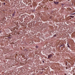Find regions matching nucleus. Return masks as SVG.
I'll use <instances>...</instances> for the list:
<instances>
[{
    "label": "nucleus",
    "mask_w": 75,
    "mask_h": 75,
    "mask_svg": "<svg viewBox=\"0 0 75 75\" xmlns=\"http://www.w3.org/2000/svg\"><path fill=\"white\" fill-rule=\"evenodd\" d=\"M50 18H51V17H50Z\"/></svg>",
    "instance_id": "18"
},
{
    "label": "nucleus",
    "mask_w": 75,
    "mask_h": 75,
    "mask_svg": "<svg viewBox=\"0 0 75 75\" xmlns=\"http://www.w3.org/2000/svg\"><path fill=\"white\" fill-rule=\"evenodd\" d=\"M1 32L0 31V33H1Z\"/></svg>",
    "instance_id": "20"
},
{
    "label": "nucleus",
    "mask_w": 75,
    "mask_h": 75,
    "mask_svg": "<svg viewBox=\"0 0 75 75\" xmlns=\"http://www.w3.org/2000/svg\"><path fill=\"white\" fill-rule=\"evenodd\" d=\"M4 5H6V3H5V2L4 3Z\"/></svg>",
    "instance_id": "7"
},
{
    "label": "nucleus",
    "mask_w": 75,
    "mask_h": 75,
    "mask_svg": "<svg viewBox=\"0 0 75 75\" xmlns=\"http://www.w3.org/2000/svg\"><path fill=\"white\" fill-rule=\"evenodd\" d=\"M68 1H69V0H68Z\"/></svg>",
    "instance_id": "17"
},
{
    "label": "nucleus",
    "mask_w": 75,
    "mask_h": 75,
    "mask_svg": "<svg viewBox=\"0 0 75 75\" xmlns=\"http://www.w3.org/2000/svg\"><path fill=\"white\" fill-rule=\"evenodd\" d=\"M62 45H61V46H60V47H62Z\"/></svg>",
    "instance_id": "11"
},
{
    "label": "nucleus",
    "mask_w": 75,
    "mask_h": 75,
    "mask_svg": "<svg viewBox=\"0 0 75 75\" xmlns=\"http://www.w3.org/2000/svg\"><path fill=\"white\" fill-rule=\"evenodd\" d=\"M73 14V15H74V14H75V13H72V14Z\"/></svg>",
    "instance_id": "10"
},
{
    "label": "nucleus",
    "mask_w": 75,
    "mask_h": 75,
    "mask_svg": "<svg viewBox=\"0 0 75 75\" xmlns=\"http://www.w3.org/2000/svg\"><path fill=\"white\" fill-rule=\"evenodd\" d=\"M62 6H64V4H62Z\"/></svg>",
    "instance_id": "13"
},
{
    "label": "nucleus",
    "mask_w": 75,
    "mask_h": 75,
    "mask_svg": "<svg viewBox=\"0 0 75 75\" xmlns=\"http://www.w3.org/2000/svg\"><path fill=\"white\" fill-rule=\"evenodd\" d=\"M54 3L55 4H58L59 3V2H56L55 1H54Z\"/></svg>",
    "instance_id": "2"
},
{
    "label": "nucleus",
    "mask_w": 75,
    "mask_h": 75,
    "mask_svg": "<svg viewBox=\"0 0 75 75\" xmlns=\"http://www.w3.org/2000/svg\"><path fill=\"white\" fill-rule=\"evenodd\" d=\"M70 17H71L72 18H74V16H70Z\"/></svg>",
    "instance_id": "3"
},
{
    "label": "nucleus",
    "mask_w": 75,
    "mask_h": 75,
    "mask_svg": "<svg viewBox=\"0 0 75 75\" xmlns=\"http://www.w3.org/2000/svg\"><path fill=\"white\" fill-rule=\"evenodd\" d=\"M67 44V45L68 46L69 45L68 43Z\"/></svg>",
    "instance_id": "14"
},
{
    "label": "nucleus",
    "mask_w": 75,
    "mask_h": 75,
    "mask_svg": "<svg viewBox=\"0 0 75 75\" xmlns=\"http://www.w3.org/2000/svg\"><path fill=\"white\" fill-rule=\"evenodd\" d=\"M44 62V61H43V62Z\"/></svg>",
    "instance_id": "15"
},
{
    "label": "nucleus",
    "mask_w": 75,
    "mask_h": 75,
    "mask_svg": "<svg viewBox=\"0 0 75 75\" xmlns=\"http://www.w3.org/2000/svg\"><path fill=\"white\" fill-rule=\"evenodd\" d=\"M69 11L70 10H71V8H69Z\"/></svg>",
    "instance_id": "8"
},
{
    "label": "nucleus",
    "mask_w": 75,
    "mask_h": 75,
    "mask_svg": "<svg viewBox=\"0 0 75 75\" xmlns=\"http://www.w3.org/2000/svg\"><path fill=\"white\" fill-rule=\"evenodd\" d=\"M65 75H67V74H65Z\"/></svg>",
    "instance_id": "19"
},
{
    "label": "nucleus",
    "mask_w": 75,
    "mask_h": 75,
    "mask_svg": "<svg viewBox=\"0 0 75 75\" xmlns=\"http://www.w3.org/2000/svg\"><path fill=\"white\" fill-rule=\"evenodd\" d=\"M13 16H14V13H13L12 15V17H13Z\"/></svg>",
    "instance_id": "6"
},
{
    "label": "nucleus",
    "mask_w": 75,
    "mask_h": 75,
    "mask_svg": "<svg viewBox=\"0 0 75 75\" xmlns=\"http://www.w3.org/2000/svg\"><path fill=\"white\" fill-rule=\"evenodd\" d=\"M9 38H11V37H9Z\"/></svg>",
    "instance_id": "16"
},
{
    "label": "nucleus",
    "mask_w": 75,
    "mask_h": 75,
    "mask_svg": "<svg viewBox=\"0 0 75 75\" xmlns=\"http://www.w3.org/2000/svg\"><path fill=\"white\" fill-rule=\"evenodd\" d=\"M52 57V54H50V55H48V59H50V58H51Z\"/></svg>",
    "instance_id": "1"
},
{
    "label": "nucleus",
    "mask_w": 75,
    "mask_h": 75,
    "mask_svg": "<svg viewBox=\"0 0 75 75\" xmlns=\"http://www.w3.org/2000/svg\"><path fill=\"white\" fill-rule=\"evenodd\" d=\"M35 47H36L37 48H38V46L37 45H36V46H35Z\"/></svg>",
    "instance_id": "5"
},
{
    "label": "nucleus",
    "mask_w": 75,
    "mask_h": 75,
    "mask_svg": "<svg viewBox=\"0 0 75 75\" xmlns=\"http://www.w3.org/2000/svg\"><path fill=\"white\" fill-rule=\"evenodd\" d=\"M27 51V50L26 49H25L24 50V51H25V52H26V51Z\"/></svg>",
    "instance_id": "4"
},
{
    "label": "nucleus",
    "mask_w": 75,
    "mask_h": 75,
    "mask_svg": "<svg viewBox=\"0 0 75 75\" xmlns=\"http://www.w3.org/2000/svg\"><path fill=\"white\" fill-rule=\"evenodd\" d=\"M56 35H54V37H56Z\"/></svg>",
    "instance_id": "9"
},
{
    "label": "nucleus",
    "mask_w": 75,
    "mask_h": 75,
    "mask_svg": "<svg viewBox=\"0 0 75 75\" xmlns=\"http://www.w3.org/2000/svg\"><path fill=\"white\" fill-rule=\"evenodd\" d=\"M68 47H69V45H68Z\"/></svg>",
    "instance_id": "12"
},
{
    "label": "nucleus",
    "mask_w": 75,
    "mask_h": 75,
    "mask_svg": "<svg viewBox=\"0 0 75 75\" xmlns=\"http://www.w3.org/2000/svg\"><path fill=\"white\" fill-rule=\"evenodd\" d=\"M4 0L5 1V0Z\"/></svg>",
    "instance_id": "21"
}]
</instances>
